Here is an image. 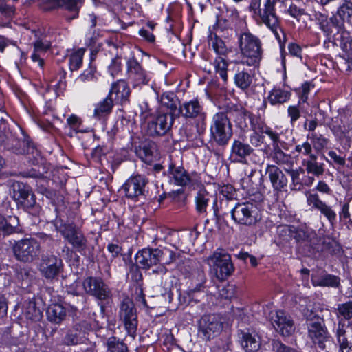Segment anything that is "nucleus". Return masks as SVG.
Here are the masks:
<instances>
[{
	"instance_id": "nucleus-1",
	"label": "nucleus",
	"mask_w": 352,
	"mask_h": 352,
	"mask_svg": "<svg viewBox=\"0 0 352 352\" xmlns=\"http://www.w3.org/2000/svg\"><path fill=\"white\" fill-rule=\"evenodd\" d=\"M278 0H265L263 8L258 6L257 23L264 25L274 34L278 41L280 47L281 66L283 70V75H286V52L285 45L286 42L285 34L281 26V19L276 14V4Z\"/></svg>"
},
{
	"instance_id": "nucleus-2",
	"label": "nucleus",
	"mask_w": 352,
	"mask_h": 352,
	"mask_svg": "<svg viewBox=\"0 0 352 352\" xmlns=\"http://www.w3.org/2000/svg\"><path fill=\"white\" fill-rule=\"evenodd\" d=\"M176 258V254L168 248H144L138 252L135 259L137 265L149 269L158 263L170 264Z\"/></svg>"
},
{
	"instance_id": "nucleus-3",
	"label": "nucleus",
	"mask_w": 352,
	"mask_h": 352,
	"mask_svg": "<svg viewBox=\"0 0 352 352\" xmlns=\"http://www.w3.org/2000/svg\"><path fill=\"white\" fill-rule=\"evenodd\" d=\"M231 207L232 219L239 225L252 226L261 220L260 210L254 202H238Z\"/></svg>"
},
{
	"instance_id": "nucleus-4",
	"label": "nucleus",
	"mask_w": 352,
	"mask_h": 352,
	"mask_svg": "<svg viewBox=\"0 0 352 352\" xmlns=\"http://www.w3.org/2000/svg\"><path fill=\"white\" fill-rule=\"evenodd\" d=\"M131 89L125 83H113L108 95L95 104L94 110H111L114 105L126 107L129 104Z\"/></svg>"
},
{
	"instance_id": "nucleus-5",
	"label": "nucleus",
	"mask_w": 352,
	"mask_h": 352,
	"mask_svg": "<svg viewBox=\"0 0 352 352\" xmlns=\"http://www.w3.org/2000/svg\"><path fill=\"white\" fill-rule=\"evenodd\" d=\"M11 188L12 198L19 208L33 215L38 214L40 207L36 204V197L29 185L23 182H14L12 184Z\"/></svg>"
},
{
	"instance_id": "nucleus-6",
	"label": "nucleus",
	"mask_w": 352,
	"mask_h": 352,
	"mask_svg": "<svg viewBox=\"0 0 352 352\" xmlns=\"http://www.w3.org/2000/svg\"><path fill=\"white\" fill-rule=\"evenodd\" d=\"M140 116L146 120L147 133L151 136L165 135L173 122V116L164 111H142Z\"/></svg>"
},
{
	"instance_id": "nucleus-7",
	"label": "nucleus",
	"mask_w": 352,
	"mask_h": 352,
	"mask_svg": "<svg viewBox=\"0 0 352 352\" xmlns=\"http://www.w3.org/2000/svg\"><path fill=\"white\" fill-rule=\"evenodd\" d=\"M207 263L219 280H226L232 274L234 266L227 250L217 248L207 258Z\"/></svg>"
},
{
	"instance_id": "nucleus-8",
	"label": "nucleus",
	"mask_w": 352,
	"mask_h": 352,
	"mask_svg": "<svg viewBox=\"0 0 352 352\" xmlns=\"http://www.w3.org/2000/svg\"><path fill=\"white\" fill-rule=\"evenodd\" d=\"M238 41L242 54L247 58L245 60L247 65L249 66L258 65L262 54L260 39L248 32L240 34Z\"/></svg>"
},
{
	"instance_id": "nucleus-9",
	"label": "nucleus",
	"mask_w": 352,
	"mask_h": 352,
	"mask_svg": "<svg viewBox=\"0 0 352 352\" xmlns=\"http://www.w3.org/2000/svg\"><path fill=\"white\" fill-rule=\"evenodd\" d=\"M12 252L16 260L23 263H31L38 258L41 245L36 239L25 238L14 242Z\"/></svg>"
},
{
	"instance_id": "nucleus-10",
	"label": "nucleus",
	"mask_w": 352,
	"mask_h": 352,
	"mask_svg": "<svg viewBox=\"0 0 352 352\" xmlns=\"http://www.w3.org/2000/svg\"><path fill=\"white\" fill-rule=\"evenodd\" d=\"M212 137L219 145H226L232 137V130L230 120L225 112L220 111L213 116L210 127Z\"/></svg>"
},
{
	"instance_id": "nucleus-11",
	"label": "nucleus",
	"mask_w": 352,
	"mask_h": 352,
	"mask_svg": "<svg viewBox=\"0 0 352 352\" xmlns=\"http://www.w3.org/2000/svg\"><path fill=\"white\" fill-rule=\"evenodd\" d=\"M59 232L63 237L71 244L74 249L81 254H85L87 240L82 232L72 223L63 225Z\"/></svg>"
},
{
	"instance_id": "nucleus-12",
	"label": "nucleus",
	"mask_w": 352,
	"mask_h": 352,
	"mask_svg": "<svg viewBox=\"0 0 352 352\" xmlns=\"http://www.w3.org/2000/svg\"><path fill=\"white\" fill-rule=\"evenodd\" d=\"M32 45L33 52L30 58L34 63H37L41 69H43L45 65L43 56L52 48V42L49 36L40 30L36 31Z\"/></svg>"
},
{
	"instance_id": "nucleus-13",
	"label": "nucleus",
	"mask_w": 352,
	"mask_h": 352,
	"mask_svg": "<svg viewBox=\"0 0 352 352\" xmlns=\"http://www.w3.org/2000/svg\"><path fill=\"white\" fill-rule=\"evenodd\" d=\"M307 326L309 337L320 349H324L326 347L325 342L329 341V335L323 319L318 316L307 319Z\"/></svg>"
},
{
	"instance_id": "nucleus-14",
	"label": "nucleus",
	"mask_w": 352,
	"mask_h": 352,
	"mask_svg": "<svg viewBox=\"0 0 352 352\" xmlns=\"http://www.w3.org/2000/svg\"><path fill=\"white\" fill-rule=\"evenodd\" d=\"M82 284L86 294L100 301L108 300L111 298V289L100 278L89 276L85 278Z\"/></svg>"
},
{
	"instance_id": "nucleus-15",
	"label": "nucleus",
	"mask_w": 352,
	"mask_h": 352,
	"mask_svg": "<svg viewBox=\"0 0 352 352\" xmlns=\"http://www.w3.org/2000/svg\"><path fill=\"white\" fill-rule=\"evenodd\" d=\"M84 0H41L40 6L45 11L63 8L72 14L70 19H77Z\"/></svg>"
},
{
	"instance_id": "nucleus-16",
	"label": "nucleus",
	"mask_w": 352,
	"mask_h": 352,
	"mask_svg": "<svg viewBox=\"0 0 352 352\" xmlns=\"http://www.w3.org/2000/svg\"><path fill=\"white\" fill-rule=\"evenodd\" d=\"M146 184L147 180L144 176L137 175L130 177L122 186L121 190L126 198L137 201L144 195Z\"/></svg>"
},
{
	"instance_id": "nucleus-17",
	"label": "nucleus",
	"mask_w": 352,
	"mask_h": 352,
	"mask_svg": "<svg viewBox=\"0 0 352 352\" xmlns=\"http://www.w3.org/2000/svg\"><path fill=\"white\" fill-rule=\"evenodd\" d=\"M168 173L170 180L177 186H190L199 182L198 174L195 172L188 173L182 166L170 164Z\"/></svg>"
},
{
	"instance_id": "nucleus-18",
	"label": "nucleus",
	"mask_w": 352,
	"mask_h": 352,
	"mask_svg": "<svg viewBox=\"0 0 352 352\" xmlns=\"http://www.w3.org/2000/svg\"><path fill=\"white\" fill-rule=\"evenodd\" d=\"M222 322L214 314L203 316L199 321V333L206 340H210L219 333Z\"/></svg>"
},
{
	"instance_id": "nucleus-19",
	"label": "nucleus",
	"mask_w": 352,
	"mask_h": 352,
	"mask_svg": "<svg viewBox=\"0 0 352 352\" xmlns=\"http://www.w3.org/2000/svg\"><path fill=\"white\" fill-rule=\"evenodd\" d=\"M126 72L129 78L133 80V87L147 85L150 81L148 73L140 63L133 56L126 60Z\"/></svg>"
},
{
	"instance_id": "nucleus-20",
	"label": "nucleus",
	"mask_w": 352,
	"mask_h": 352,
	"mask_svg": "<svg viewBox=\"0 0 352 352\" xmlns=\"http://www.w3.org/2000/svg\"><path fill=\"white\" fill-rule=\"evenodd\" d=\"M270 318L276 331L282 336H288L294 331V322L291 316L283 311H271Z\"/></svg>"
},
{
	"instance_id": "nucleus-21",
	"label": "nucleus",
	"mask_w": 352,
	"mask_h": 352,
	"mask_svg": "<svg viewBox=\"0 0 352 352\" xmlns=\"http://www.w3.org/2000/svg\"><path fill=\"white\" fill-rule=\"evenodd\" d=\"M62 266L60 258L54 254H46L41 258L39 270L45 278L54 279L58 275Z\"/></svg>"
},
{
	"instance_id": "nucleus-22",
	"label": "nucleus",
	"mask_w": 352,
	"mask_h": 352,
	"mask_svg": "<svg viewBox=\"0 0 352 352\" xmlns=\"http://www.w3.org/2000/svg\"><path fill=\"white\" fill-rule=\"evenodd\" d=\"M120 317L123 321L129 335L134 336L136 332L138 320L136 311L130 301H124L120 305Z\"/></svg>"
},
{
	"instance_id": "nucleus-23",
	"label": "nucleus",
	"mask_w": 352,
	"mask_h": 352,
	"mask_svg": "<svg viewBox=\"0 0 352 352\" xmlns=\"http://www.w3.org/2000/svg\"><path fill=\"white\" fill-rule=\"evenodd\" d=\"M307 204L312 210H317L333 226L336 222L337 214L331 206L322 201L317 193H309L307 195Z\"/></svg>"
},
{
	"instance_id": "nucleus-24",
	"label": "nucleus",
	"mask_w": 352,
	"mask_h": 352,
	"mask_svg": "<svg viewBox=\"0 0 352 352\" xmlns=\"http://www.w3.org/2000/svg\"><path fill=\"white\" fill-rule=\"evenodd\" d=\"M274 192H283L287 185V178L283 171L274 165H267L266 168Z\"/></svg>"
},
{
	"instance_id": "nucleus-25",
	"label": "nucleus",
	"mask_w": 352,
	"mask_h": 352,
	"mask_svg": "<svg viewBox=\"0 0 352 352\" xmlns=\"http://www.w3.org/2000/svg\"><path fill=\"white\" fill-rule=\"evenodd\" d=\"M294 239L297 242L305 243L314 250H318L319 238L316 232L306 226L295 227Z\"/></svg>"
},
{
	"instance_id": "nucleus-26",
	"label": "nucleus",
	"mask_w": 352,
	"mask_h": 352,
	"mask_svg": "<svg viewBox=\"0 0 352 352\" xmlns=\"http://www.w3.org/2000/svg\"><path fill=\"white\" fill-rule=\"evenodd\" d=\"M19 221L17 217L0 212V234L8 236L14 233L21 232L19 227Z\"/></svg>"
},
{
	"instance_id": "nucleus-27",
	"label": "nucleus",
	"mask_w": 352,
	"mask_h": 352,
	"mask_svg": "<svg viewBox=\"0 0 352 352\" xmlns=\"http://www.w3.org/2000/svg\"><path fill=\"white\" fill-rule=\"evenodd\" d=\"M336 336L341 352H352V324H350L348 329L345 330L344 324L340 321Z\"/></svg>"
},
{
	"instance_id": "nucleus-28",
	"label": "nucleus",
	"mask_w": 352,
	"mask_h": 352,
	"mask_svg": "<svg viewBox=\"0 0 352 352\" xmlns=\"http://www.w3.org/2000/svg\"><path fill=\"white\" fill-rule=\"evenodd\" d=\"M65 74L60 77L58 82L54 85L52 89H47L45 93L43 94V99L45 104L44 110H53L54 104L56 101V98L58 95V92L65 90L67 87L66 81L65 79Z\"/></svg>"
},
{
	"instance_id": "nucleus-29",
	"label": "nucleus",
	"mask_w": 352,
	"mask_h": 352,
	"mask_svg": "<svg viewBox=\"0 0 352 352\" xmlns=\"http://www.w3.org/2000/svg\"><path fill=\"white\" fill-rule=\"evenodd\" d=\"M156 151V144L149 140L142 142L138 147L135 148L136 155L146 164H151L153 162Z\"/></svg>"
},
{
	"instance_id": "nucleus-30",
	"label": "nucleus",
	"mask_w": 352,
	"mask_h": 352,
	"mask_svg": "<svg viewBox=\"0 0 352 352\" xmlns=\"http://www.w3.org/2000/svg\"><path fill=\"white\" fill-rule=\"evenodd\" d=\"M315 87V85L311 81H305L302 83L301 86L295 88L294 92L298 98L297 105H289L287 110H300L298 106L307 104L308 105V96L311 89Z\"/></svg>"
},
{
	"instance_id": "nucleus-31",
	"label": "nucleus",
	"mask_w": 352,
	"mask_h": 352,
	"mask_svg": "<svg viewBox=\"0 0 352 352\" xmlns=\"http://www.w3.org/2000/svg\"><path fill=\"white\" fill-rule=\"evenodd\" d=\"M253 151L254 149L247 143L236 140L232 142L231 155L236 161L245 162L246 157L250 156Z\"/></svg>"
},
{
	"instance_id": "nucleus-32",
	"label": "nucleus",
	"mask_w": 352,
	"mask_h": 352,
	"mask_svg": "<svg viewBox=\"0 0 352 352\" xmlns=\"http://www.w3.org/2000/svg\"><path fill=\"white\" fill-rule=\"evenodd\" d=\"M239 339L242 348L246 352L256 351L260 347V340L256 334L241 331L239 333Z\"/></svg>"
},
{
	"instance_id": "nucleus-33",
	"label": "nucleus",
	"mask_w": 352,
	"mask_h": 352,
	"mask_svg": "<svg viewBox=\"0 0 352 352\" xmlns=\"http://www.w3.org/2000/svg\"><path fill=\"white\" fill-rule=\"evenodd\" d=\"M344 27L343 21L339 20L336 14H333L329 19L319 28L324 36L331 38Z\"/></svg>"
},
{
	"instance_id": "nucleus-34",
	"label": "nucleus",
	"mask_w": 352,
	"mask_h": 352,
	"mask_svg": "<svg viewBox=\"0 0 352 352\" xmlns=\"http://www.w3.org/2000/svg\"><path fill=\"white\" fill-rule=\"evenodd\" d=\"M333 46L339 47L342 52L352 50V37L344 27L333 36Z\"/></svg>"
},
{
	"instance_id": "nucleus-35",
	"label": "nucleus",
	"mask_w": 352,
	"mask_h": 352,
	"mask_svg": "<svg viewBox=\"0 0 352 352\" xmlns=\"http://www.w3.org/2000/svg\"><path fill=\"white\" fill-rule=\"evenodd\" d=\"M302 164L305 168L304 169L305 172L306 171L308 174H311L318 177L324 173V164L317 162V156L316 155H311V158L303 160Z\"/></svg>"
},
{
	"instance_id": "nucleus-36",
	"label": "nucleus",
	"mask_w": 352,
	"mask_h": 352,
	"mask_svg": "<svg viewBox=\"0 0 352 352\" xmlns=\"http://www.w3.org/2000/svg\"><path fill=\"white\" fill-rule=\"evenodd\" d=\"M336 63L341 72L352 75V50L340 52L336 57Z\"/></svg>"
},
{
	"instance_id": "nucleus-37",
	"label": "nucleus",
	"mask_w": 352,
	"mask_h": 352,
	"mask_svg": "<svg viewBox=\"0 0 352 352\" xmlns=\"http://www.w3.org/2000/svg\"><path fill=\"white\" fill-rule=\"evenodd\" d=\"M208 40L209 44L212 45L217 56L227 57L228 49L221 37L217 36L216 34L213 35L212 32L210 31V34L208 36Z\"/></svg>"
},
{
	"instance_id": "nucleus-38",
	"label": "nucleus",
	"mask_w": 352,
	"mask_h": 352,
	"mask_svg": "<svg viewBox=\"0 0 352 352\" xmlns=\"http://www.w3.org/2000/svg\"><path fill=\"white\" fill-rule=\"evenodd\" d=\"M339 20L352 25V1L350 0H342L336 14Z\"/></svg>"
},
{
	"instance_id": "nucleus-39",
	"label": "nucleus",
	"mask_w": 352,
	"mask_h": 352,
	"mask_svg": "<svg viewBox=\"0 0 352 352\" xmlns=\"http://www.w3.org/2000/svg\"><path fill=\"white\" fill-rule=\"evenodd\" d=\"M47 316L50 321L59 324L66 316L65 309L60 304H52L47 309Z\"/></svg>"
},
{
	"instance_id": "nucleus-40",
	"label": "nucleus",
	"mask_w": 352,
	"mask_h": 352,
	"mask_svg": "<svg viewBox=\"0 0 352 352\" xmlns=\"http://www.w3.org/2000/svg\"><path fill=\"white\" fill-rule=\"evenodd\" d=\"M312 283L314 286L338 287L340 278L332 274H324L320 277H313Z\"/></svg>"
},
{
	"instance_id": "nucleus-41",
	"label": "nucleus",
	"mask_w": 352,
	"mask_h": 352,
	"mask_svg": "<svg viewBox=\"0 0 352 352\" xmlns=\"http://www.w3.org/2000/svg\"><path fill=\"white\" fill-rule=\"evenodd\" d=\"M253 76L247 70L238 71L234 77L235 85L242 89H247L252 84Z\"/></svg>"
},
{
	"instance_id": "nucleus-42",
	"label": "nucleus",
	"mask_w": 352,
	"mask_h": 352,
	"mask_svg": "<svg viewBox=\"0 0 352 352\" xmlns=\"http://www.w3.org/2000/svg\"><path fill=\"white\" fill-rule=\"evenodd\" d=\"M86 49L84 47L78 48L73 51L69 56V67L72 72L78 70L82 65L83 56Z\"/></svg>"
},
{
	"instance_id": "nucleus-43",
	"label": "nucleus",
	"mask_w": 352,
	"mask_h": 352,
	"mask_svg": "<svg viewBox=\"0 0 352 352\" xmlns=\"http://www.w3.org/2000/svg\"><path fill=\"white\" fill-rule=\"evenodd\" d=\"M98 53L97 50H91L90 53V62L89 63V66L87 69H85L82 73H81L78 77V80L82 81V82H89L92 81L96 79V67L92 65V60H93V56H96Z\"/></svg>"
},
{
	"instance_id": "nucleus-44",
	"label": "nucleus",
	"mask_w": 352,
	"mask_h": 352,
	"mask_svg": "<svg viewBox=\"0 0 352 352\" xmlns=\"http://www.w3.org/2000/svg\"><path fill=\"white\" fill-rule=\"evenodd\" d=\"M160 102L162 106L169 110H183L181 107L177 109V105L180 104V102L173 91L164 93L161 96Z\"/></svg>"
},
{
	"instance_id": "nucleus-45",
	"label": "nucleus",
	"mask_w": 352,
	"mask_h": 352,
	"mask_svg": "<svg viewBox=\"0 0 352 352\" xmlns=\"http://www.w3.org/2000/svg\"><path fill=\"white\" fill-rule=\"evenodd\" d=\"M211 196L204 188L200 189L195 196L196 210L200 213L206 212V209Z\"/></svg>"
},
{
	"instance_id": "nucleus-46",
	"label": "nucleus",
	"mask_w": 352,
	"mask_h": 352,
	"mask_svg": "<svg viewBox=\"0 0 352 352\" xmlns=\"http://www.w3.org/2000/svg\"><path fill=\"white\" fill-rule=\"evenodd\" d=\"M15 140V135L8 127L6 120L1 118L0 120V143L13 145Z\"/></svg>"
},
{
	"instance_id": "nucleus-47",
	"label": "nucleus",
	"mask_w": 352,
	"mask_h": 352,
	"mask_svg": "<svg viewBox=\"0 0 352 352\" xmlns=\"http://www.w3.org/2000/svg\"><path fill=\"white\" fill-rule=\"evenodd\" d=\"M23 313L27 319L38 321L42 316L41 311L36 306L34 301L30 300L24 305Z\"/></svg>"
},
{
	"instance_id": "nucleus-48",
	"label": "nucleus",
	"mask_w": 352,
	"mask_h": 352,
	"mask_svg": "<svg viewBox=\"0 0 352 352\" xmlns=\"http://www.w3.org/2000/svg\"><path fill=\"white\" fill-rule=\"evenodd\" d=\"M244 115L248 117L252 130L258 131L261 133L267 126L265 124L264 118L258 111H256L255 113L245 111Z\"/></svg>"
},
{
	"instance_id": "nucleus-49",
	"label": "nucleus",
	"mask_w": 352,
	"mask_h": 352,
	"mask_svg": "<svg viewBox=\"0 0 352 352\" xmlns=\"http://www.w3.org/2000/svg\"><path fill=\"white\" fill-rule=\"evenodd\" d=\"M307 138L310 140L314 148L316 151H321L327 148L329 140L322 135L313 132L307 135Z\"/></svg>"
},
{
	"instance_id": "nucleus-50",
	"label": "nucleus",
	"mask_w": 352,
	"mask_h": 352,
	"mask_svg": "<svg viewBox=\"0 0 352 352\" xmlns=\"http://www.w3.org/2000/svg\"><path fill=\"white\" fill-rule=\"evenodd\" d=\"M295 227L288 225H280L277 227L276 233L282 243L289 242L294 239Z\"/></svg>"
},
{
	"instance_id": "nucleus-51",
	"label": "nucleus",
	"mask_w": 352,
	"mask_h": 352,
	"mask_svg": "<svg viewBox=\"0 0 352 352\" xmlns=\"http://www.w3.org/2000/svg\"><path fill=\"white\" fill-rule=\"evenodd\" d=\"M319 249L318 250L327 251L330 253H336L340 250V245L338 242L329 236H324L319 239Z\"/></svg>"
},
{
	"instance_id": "nucleus-52",
	"label": "nucleus",
	"mask_w": 352,
	"mask_h": 352,
	"mask_svg": "<svg viewBox=\"0 0 352 352\" xmlns=\"http://www.w3.org/2000/svg\"><path fill=\"white\" fill-rule=\"evenodd\" d=\"M214 70L224 82L228 80V62L226 57L217 56L214 61Z\"/></svg>"
},
{
	"instance_id": "nucleus-53",
	"label": "nucleus",
	"mask_w": 352,
	"mask_h": 352,
	"mask_svg": "<svg viewBox=\"0 0 352 352\" xmlns=\"http://www.w3.org/2000/svg\"><path fill=\"white\" fill-rule=\"evenodd\" d=\"M290 94L287 91L280 89H273L269 94L268 99L272 105L283 104L289 98Z\"/></svg>"
},
{
	"instance_id": "nucleus-54",
	"label": "nucleus",
	"mask_w": 352,
	"mask_h": 352,
	"mask_svg": "<svg viewBox=\"0 0 352 352\" xmlns=\"http://www.w3.org/2000/svg\"><path fill=\"white\" fill-rule=\"evenodd\" d=\"M292 178L291 189L292 190H301L302 189V174L305 173V170L299 168L289 171Z\"/></svg>"
},
{
	"instance_id": "nucleus-55",
	"label": "nucleus",
	"mask_w": 352,
	"mask_h": 352,
	"mask_svg": "<svg viewBox=\"0 0 352 352\" xmlns=\"http://www.w3.org/2000/svg\"><path fill=\"white\" fill-rule=\"evenodd\" d=\"M80 331L78 330V325H76L73 329L68 331L63 342L67 346L77 344L80 341Z\"/></svg>"
},
{
	"instance_id": "nucleus-56",
	"label": "nucleus",
	"mask_w": 352,
	"mask_h": 352,
	"mask_svg": "<svg viewBox=\"0 0 352 352\" xmlns=\"http://www.w3.org/2000/svg\"><path fill=\"white\" fill-rule=\"evenodd\" d=\"M107 347L110 352H127V346L120 342L116 337H111L107 340Z\"/></svg>"
},
{
	"instance_id": "nucleus-57",
	"label": "nucleus",
	"mask_w": 352,
	"mask_h": 352,
	"mask_svg": "<svg viewBox=\"0 0 352 352\" xmlns=\"http://www.w3.org/2000/svg\"><path fill=\"white\" fill-rule=\"evenodd\" d=\"M221 195L223 197L221 199V208H223V205H228L230 201L234 200L235 193L233 187L228 185L221 188Z\"/></svg>"
},
{
	"instance_id": "nucleus-58",
	"label": "nucleus",
	"mask_w": 352,
	"mask_h": 352,
	"mask_svg": "<svg viewBox=\"0 0 352 352\" xmlns=\"http://www.w3.org/2000/svg\"><path fill=\"white\" fill-rule=\"evenodd\" d=\"M337 316L342 317L345 320H350L352 318V302H346L344 303L339 304L338 305Z\"/></svg>"
},
{
	"instance_id": "nucleus-59",
	"label": "nucleus",
	"mask_w": 352,
	"mask_h": 352,
	"mask_svg": "<svg viewBox=\"0 0 352 352\" xmlns=\"http://www.w3.org/2000/svg\"><path fill=\"white\" fill-rule=\"evenodd\" d=\"M122 69L121 58L117 55L111 59V62L108 66V72L114 78L122 72Z\"/></svg>"
},
{
	"instance_id": "nucleus-60",
	"label": "nucleus",
	"mask_w": 352,
	"mask_h": 352,
	"mask_svg": "<svg viewBox=\"0 0 352 352\" xmlns=\"http://www.w3.org/2000/svg\"><path fill=\"white\" fill-rule=\"evenodd\" d=\"M254 173L255 172L252 170L250 174L246 175L240 180V185L241 188L248 192H253V191L255 190V185L252 179V177L254 175Z\"/></svg>"
},
{
	"instance_id": "nucleus-61",
	"label": "nucleus",
	"mask_w": 352,
	"mask_h": 352,
	"mask_svg": "<svg viewBox=\"0 0 352 352\" xmlns=\"http://www.w3.org/2000/svg\"><path fill=\"white\" fill-rule=\"evenodd\" d=\"M235 295V286L228 284L219 290V296L223 299H231Z\"/></svg>"
},
{
	"instance_id": "nucleus-62",
	"label": "nucleus",
	"mask_w": 352,
	"mask_h": 352,
	"mask_svg": "<svg viewBox=\"0 0 352 352\" xmlns=\"http://www.w3.org/2000/svg\"><path fill=\"white\" fill-rule=\"evenodd\" d=\"M273 160L279 164H287L289 160V156L285 154L278 146L274 148V153L272 155Z\"/></svg>"
},
{
	"instance_id": "nucleus-63",
	"label": "nucleus",
	"mask_w": 352,
	"mask_h": 352,
	"mask_svg": "<svg viewBox=\"0 0 352 352\" xmlns=\"http://www.w3.org/2000/svg\"><path fill=\"white\" fill-rule=\"evenodd\" d=\"M0 12L5 16L11 18L15 14V8L5 0H0Z\"/></svg>"
},
{
	"instance_id": "nucleus-64",
	"label": "nucleus",
	"mask_w": 352,
	"mask_h": 352,
	"mask_svg": "<svg viewBox=\"0 0 352 352\" xmlns=\"http://www.w3.org/2000/svg\"><path fill=\"white\" fill-rule=\"evenodd\" d=\"M289 54L294 57L298 58L301 63L302 60V49L300 45L296 43L292 42L288 44L287 46Z\"/></svg>"
}]
</instances>
